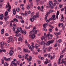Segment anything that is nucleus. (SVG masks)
I'll return each instance as SVG.
<instances>
[{
	"instance_id": "e433bc0d",
	"label": "nucleus",
	"mask_w": 66,
	"mask_h": 66,
	"mask_svg": "<svg viewBox=\"0 0 66 66\" xmlns=\"http://www.w3.org/2000/svg\"><path fill=\"white\" fill-rule=\"evenodd\" d=\"M5 16H6L7 15H8V12L6 11L5 12Z\"/></svg>"
},
{
	"instance_id": "58836bf2",
	"label": "nucleus",
	"mask_w": 66,
	"mask_h": 66,
	"mask_svg": "<svg viewBox=\"0 0 66 66\" xmlns=\"http://www.w3.org/2000/svg\"><path fill=\"white\" fill-rule=\"evenodd\" d=\"M34 14V12H33L31 14V16L32 17V16H33Z\"/></svg>"
},
{
	"instance_id": "4468645a",
	"label": "nucleus",
	"mask_w": 66,
	"mask_h": 66,
	"mask_svg": "<svg viewBox=\"0 0 66 66\" xmlns=\"http://www.w3.org/2000/svg\"><path fill=\"white\" fill-rule=\"evenodd\" d=\"M40 44V45H45L46 44V43L44 41H42L41 42Z\"/></svg>"
},
{
	"instance_id": "5fc2aeb1",
	"label": "nucleus",
	"mask_w": 66,
	"mask_h": 66,
	"mask_svg": "<svg viewBox=\"0 0 66 66\" xmlns=\"http://www.w3.org/2000/svg\"><path fill=\"white\" fill-rule=\"evenodd\" d=\"M49 61H45V64H48V63H49Z\"/></svg>"
},
{
	"instance_id": "e2e57ef3",
	"label": "nucleus",
	"mask_w": 66,
	"mask_h": 66,
	"mask_svg": "<svg viewBox=\"0 0 66 66\" xmlns=\"http://www.w3.org/2000/svg\"><path fill=\"white\" fill-rule=\"evenodd\" d=\"M18 50H21V48L20 47H19L18 48Z\"/></svg>"
},
{
	"instance_id": "4d7b16f0",
	"label": "nucleus",
	"mask_w": 66,
	"mask_h": 66,
	"mask_svg": "<svg viewBox=\"0 0 66 66\" xmlns=\"http://www.w3.org/2000/svg\"><path fill=\"white\" fill-rule=\"evenodd\" d=\"M43 27L44 28H46V24H44L43 25Z\"/></svg>"
},
{
	"instance_id": "b1692460",
	"label": "nucleus",
	"mask_w": 66,
	"mask_h": 66,
	"mask_svg": "<svg viewBox=\"0 0 66 66\" xmlns=\"http://www.w3.org/2000/svg\"><path fill=\"white\" fill-rule=\"evenodd\" d=\"M4 32V29H2L1 31V34H3Z\"/></svg>"
},
{
	"instance_id": "2f4dec72",
	"label": "nucleus",
	"mask_w": 66,
	"mask_h": 66,
	"mask_svg": "<svg viewBox=\"0 0 66 66\" xmlns=\"http://www.w3.org/2000/svg\"><path fill=\"white\" fill-rule=\"evenodd\" d=\"M48 51H50L51 49H52V47L51 46H50L48 48Z\"/></svg>"
},
{
	"instance_id": "a18cd8bd",
	"label": "nucleus",
	"mask_w": 66,
	"mask_h": 66,
	"mask_svg": "<svg viewBox=\"0 0 66 66\" xmlns=\"http://www.w3.org/2000/svg\"><path fill=\"white\" fill-rule=\"evenodd\" d=\"M39 14L38 13L36 14V16L37 17V18L38 17H39Z\"/></svg>"
},
{
	"instance_id": "a878e982",
	"label": "nucleus",
	"mask_w": 66,
	"mask_h": 66,
	"mask_svg": "<svg viewBox=\"0 0 66 66\" xmlns=\"http://www.w3.org/2000/svg\"><path fill=\"white\" fill-rule=\"evenodd\" d=\"M13 20L14 21H16V22H18V20L16 18H14L13 19Z\"/></svg>"
},
{
	"instance_id": "9b49d317",
	"label": "nucleus",
	"mask_w": 66,
	"mask_h": 66,
	"mask_svg": "<svg viewBox=\"0 0 66 66\" xmlns=\"http://www.w3.org/2000/svg\"><path fill=\"white\" fill-rule=\"evenodd\" d=\"M52 17V18L53 20H55L56 19V18H55V15H53Z\"/></svg>"
},
{
	"instance_id": "0eeeda50",
	"label": "nucleus",
	"mask_w": 66,
	"mask_h": 66,
	"mask_svg": "<svg viewBox=\"0 0 66 66\" xmlns=\"http://www.w3.org/2000/svg\"><path fill=\"white\" fill-rule=\"evenodd\" d=\"M23 51L24 52H27V53H30V51L28 50V49H24Z\"/></svg>"
},
{
	"instance_id": "a19ab883",
	"label": "nucleus",
	"mask_w": 66,
	"mask_h": 66,
	"mask_svg": "<svg viewBox=\"0 0 66 66\" xmlns=\"http://www.w3.org/2000/svg\"><path fill=\"white\" fill-rule=\"evenodd\" d=\"M62 42V40L61 39H60L58 41V42H59V43H61Z\"/></svg>"
},
{
	"instance_id": "473e14b6",
	"label": "nucleus",
	"mask_w": 66,
	"mask_h": 66,
	"mask_svg": "<svg viewBox=\"0 0 66 66\" xmlns=\"http://www.w3.org/2000/svg\"><path fill=\"white\" fill-rule=\"evenodd\" d=\"M3 42H1V47H3L4 44H3Z\"/></svg>"
},
{
	"instance_id": "680f3d73",
	"label": "nucleus",
	"mask_w": 66,
	"mask_h": 66,
	"mask_svg": "<svg viewBox=\"0 0 66 66\" xmlns=\"http://www.w3.org/2000/svg\"><path fill=\"white\" fill-rule=\"evenodd\" d=\"M48 55V54H46L44 55V56L45 57H46V56H47Z\"/></svg>"
},
{
	"instance_id": "c756f323",
	"label": "nucleus",
	"mask_w": 66,
	"mask_h": 66,
	"mask_svg": "<svg viewBox=\"0 0 66 66\" xmlns=\"http://www.w3.org/2000/svg\"><path fill=\"white\" fill-rule=\"evenodd\" d=\"M61 16L62 18L61 19V21H63V20H64V17H63V15Z\"/></svg>"
},
{
	"instance_id": "052dcab7",
	"label": "nucleus",
	"mask_w": 66,
	"mask_h": 66,
	"mask_svg": "<svg viewBox=\"0 0 66 66\" xmlns=\"http://www.w3.org/2000/svg\"><path fill=\"white\" fill-rule=\"evenodd\" d=\"M28 14H31V11H28Z\"/></svg>"
},
{
	"instance_id": "7c9ffc66",
	"label": "nucleus",
	"mask_w": 66,
	"mask_h": 66,
	"mask_svg": "<svg viewBox=\"0 0 66 66\" xmlns=\"http://www.w3.org/2000/svg\"><path fill=\"white\" fill-rule=\"evenodd\" d=\"M27 8L28 10H29L30 9V6L28 5L27 7Z\"/></svg>"
},
{
	"instance_id": "393cba45",
	"label": "nucleus",
	"mask_w": 66,
	"mask_h": 66,
	"mask_svg": "<svg viewBox=\"0 0 66 66\" xmlns=\"http://www.w3.org/2000/svg\"><path fill=\"white\" fill-rule=\"evenodd\" d=\"M16 13V11L15 10H13V14L14 15H15Z\"/></svg>"
},
{
	"instance_id": "13d9d810",
	"label": "nucleus",
	"mask_w": 66,
	"mask_h": 66,
	"mask_svg": "<svg viewBox=\"0 0 66 66\" xmlns=\"http://www.w3.org/2000/svg\"><path fill=\"white\" fill-rule=\"evenodd\" d=\"M27 46L28 47H29V49H30V47H31V46H30V44H28L27 45Z\"/></svg>"
},
{
	"instance_id": "37998d69",
	"label": "nucleus",
	"mask_w": 66,
	"mask_h": 66,
	"mask_svg": "<svg viewBox=\"0 0 66 66\" xmlns=\"http://www.w3.org/2000/svg\"><path fill=\"white\" fill-rule=\"evenodd\" d=\"M49 12L51 13H52L53 12V11L52 10H49Z\"/></svg>"
},
{
	"instance_id": "79ce46f5",
	"label": "nucleus",
	"mask_w": 66,
	"mask_h": 66,
	"mask_svg": "<svg viewBox=\"0 0 66 66\" xmlns=\"http://www.w3.org/2000/svg\"><path fill=\"white\" fill-rule=\"evenodd\" d=\"M53 59H54L55 57V53H53Z\"/></svg>"
},
{
	"instance_id": "bb28decb",
	"label": "nucleus",
	"mask_w": 66,
	"mask_h": 66,
	"mask_svg": "<svg viewBox=\"0 0 66 66\" xmlns=\"http://www.w3.org/2000/svg\"><path fill=\"white\" fill-rule=\"evenodd\" d=\"M30 27H31V25L29 26L28 27L27 26H25V28L27 29H30Z\"/></svg>"
},
{
	"instance_id": "6ab92c4d",
	"label": "nucleus",
	"mask_w": 66,
	"mask_h": 66,
	"mask_svg": "<svg viewBox=\"0 0 66 66\" xmlns=\"http://www.w3.org/2000/svg\"><path fill=\"white\" fill-rule=\"evenodd\" d=\"M31 51H33V49H34V46L33 45H31L30 47Z\"/></svg>"
},
{
	"instance_id": "a211bd4d",
	"label": "nucleus",
	"mask_w": 66,
	"mask_h": 66,
	"mask_svg": "<svg viewBox=\"0 0 66 66\" xmlns=\"http://www.w3.org/2000/svg\"><path fill=\"white\" fill-rule=\"evenodd\" d=\"M43 51L44 52H46V47L45 46H43Z\"/></svg>"
},
{
	"instance_id": "f8f14e48",
	"label": "nucleus",
	"mask_w": 66,
	"mask_h": 66,
	"mask_svg": "<svg viewBox=\"0 0 66 66\" xmlns=\"http://www.w3.org/2000/svg\"><path fill=\"white\" fill-rule=\"evenodd\" d=\"M29 56V55L27 54H25V59H28V57Z\"/></svg>"
},
{
	"instance_id": "4be33fe9",
	"label": "nucleus",
	"mask_w": 66,
	"mask_h": 66,
	"mask_svg": "<svg viewBox=\"0 0 66 66\" xmlns=\"http://www.w3.org/2000/svg\"><path fill=\"white\" fill-rule=\"evenodd\" d=\"M15 64V62L14 61H12L11 62V64H10V66H13L14 64Z\"/></svg>"
},
{
	"instance_id": "1a4fd4ad",
	"label": "nucleus",
	"mask_w": 66,
	"mask_h": 66,
	"mask_svg": "<svg viewBox=\"0 0 66 66\" xmlns=\"http://www.w3.org/2000/svg\"><path fill=\"white\" fill-rule=\"evenodd\" d=\"M64 26V24L63 23H59L58 25V26L59 27H60V26L63 27Z\"/></svg>"
},
{
	"instance_id": "3c124183",
	"label": "nucleus",
	"mask_w": 66,
	"mask_h": 66,
	"mask_svg": "<svg viewBox=\"0 0 66 66\" xmlns=\"http://www.w3.org/2000/svg\"><path fill=\"white\" fill-rule=\"evenodd\" d=\"M2 64H4V60L2 59Z\"/></svg>"
},
{
	"instance_id": "423d86ee",
	"label": "nucleus",
	"mask_w": 66,
	"mask_h": 66,
	"mask_svg": "<svg viewBox=\"0 0 66 66\" xmlns=\"http://www.w3.org/2000/svg\"><path fill=\"white\" fill-rule=\"evenodd\" d=\"M13 53H14V51L11 50H10V52H9V54L11 56H12Z\"/></svg>"
},
{
	"instance_id": "bf43d9fd",
	"label": "nucleus",
	"mask_w": 66,
	"mask_h": 66,
	"mask_svg": "<svg viewBox=\"0 0 66 66\" xmlns=\"http://www.w3.org/2000/svg\"><path fill=\"white\" fill-rule=\"evenodd\" d=\"M40 10L42 12H44V9H40Z\"/></svg>"
},
{
	"instance_id": "09e8293b",
	"label": "nucleus",
	"mask_w": 66,
	"mask_h": 66,
	"mask_svg": "<svg viewBox=\"0 0 66 66\" xmlns=\"http://www.w3.org/2000/svg\"><path fill=\"white\" fill-rule=\"evenodd\" d=\"M49 32H52V29H49Z\"/></svg>"
},
{
	"instance_id": "4c0bfd02",
	"label": "nucleus",
	"mask_w": 66,
	"mask_h": 66,
	"mask_svg": "<svg viewBox=\"0 0 66 66\" xmlns=\"http://www.w3.org/2000/svg\"><path fill=\"white\" fill-rule=\"evenodd\" d=\"M19 11H20V9H19V8H16V11H17L18 12Z\"/></svg>"
},
{
	"instance_id": "603ef678",
	"label": "nucleus",
	"mask_w": 66,
	"mask_h": 66,
	"mask_svg": "<svg viewBox=\"0 0 66 66\" xmlns=\"http://www.w3.org/2000/svg\"><path fill=\"white\" fill-rule=\"evenodd\" d=\"M4 19L5 20V21H7V19L6 17H5L4 18Z\"/></svg>"
},
{
	"instance_id": "9d476101",
	"label": "nucleus",
	"mask_w": 66,
	"mask_h": 66,
	"mask_svg": "<svg viewBox=\"0 0 66 66\" xmlns=\"http://www.w3.org/2000/svg\"><path fill=\"white\" fill-rule=\"evenodd\" d=\"M39 47V45L37 44H35V46H34L35 48H36V49H37V48Z\"/></svg>"
},
{
	"instance_id": "dca6fc26",
	"label": "nucleus",
	"mask_w": 66,
	"mask_h": 66,
	"mask_svg": "<svg viewBox=\"0 0 66 66\" xmlns=\"http://www.w3.org/2000/svg\"><path fill=\"white\" fill-rule=\"evenodd\" d=\"M4 60H5V61H10V58H7V59H6V57H4Z\"/></svg>"
},
{
	"instance_id": "aec40b11",
	"label": "nucleus",
	"mask_w": 66,
	"mask_h": 66,
	"mask_svg": "<svg viewBox=\"0 0 66 66\" xmlns=\"http://www.w3.org/2000/svg\"><path fill=\"white\" fill-rule=\"evenodd\" d=\"M23 39L21 38V37H19L18 38V40L19 41H21V42H22Z\"/></svg>"
},
{
	"instance_id": "5701e85b",
	"label": "nucleus",
	"mask_w": 66,
	"mask_h": 66,
	"mask_svg": "<svg viewBox=\"0 0 66 66\" xmlns=\"http://www.w3.org/2000/svg\"><path fill=\"white\" fill-rule=\"evenodd\" d=\"M61 58H59L58 62V64H61Z\"/></svg>"
},
{
	"instance_id": "69168bd1",
	"label": "nucleus",
	"mask_w": 66,
	"mask_h": 66,
	"mask_svg": "<svg viewBox=\"0 0 66 66\" xmlns=\"http://www.w3.org/2000/svg\"><path fill=\"white\" fill-rule=\"evenodd\" d=\"M16 24H13V25H12V27H16Z\"/></svg>"
},
{
	"instance_id": "0e129e2a",
	"label": "nucleus",
	"mask_w": 66,
	"mask_h": 66,
	"mask_svg": "<svg viewBox=\"0 0 66 66\" xmlns=\"http://www.w3.org/2000/svg\"><path fill=\"white\" fill-rule=\"evenodd\" d=\"M18 56L19 57V58H20V59H21L22 57L20 55H19Z\"/></svg>"
},
{
	"instance_id": "7ed1b4c3",
	"label": "nucleus",
	"mask_w": 66,
	"mask_h": 66,
	"mask_svg": "<svg viewBox=\"0 0 66 66\" xmlns=\"http://www.w3.org/2000/svg\"><path fill=\"white\" fill-rule=\"evenodd\" d=\"M8 7H9V8L8 9L7 11L9 12H10L11 11V6L10 5L9 3H7V5L6 6V8H8Z\"/></svg>"
},
{
	"instance_id": "f03ea898",
	"label": "nucleus",
	"mask_w": 66,
	"mask_h": 66,
	"mask_svg": "<svg viewBox=\"0 0 66 66\" xmlns=\"http://www.w3.org/2000/svg\"><path fill=\"white\" fill-rule=\"evenodd\" d=\"M49 5L51 9H53V3L51 1H50L49 2Z\"/></svg>"
},
{
	"instance_id": "412c9836",
	"label": "nucleus",
	"mask_w": 66,
	"mask_h": 66,
	"mask_svg": "<svg viewBox=\"0 0 66 66\" xmlns=\"http://www.w3.org/2000/svg\"><path fill=\"white\" fill-rule=\"evenodd\" d=\"M59 11H57L56 13V19H58V15H59Z\"/></svg>"
},
{
	"instance_id": "ea45409f",
	"label": "nucleus",
	"mask_w": 66,
	"mask_h": 66,
	"mask_svg": "<svg viewBox=\"0 0 66 66\" xmlns=\"http://www.w3.org/2000/svg\"><path fill=\"white\" fill-rule=\"evenodd\" d=\"M4 45L6 46H9V44L7 43H5Z\"/></svg>"
},
{
	"instance_id": "774afa93",
	"label": "nucleus",
	"mask_w": 66,
	"mask_h": 66,
	"mask_svg": "<svg viewBox=\"0 0 66 66\" xmlns=\"http://www.w3.org/2000/svg\"><path fill=\"white\" fill-rule=\"evenodd\" d=\"M59 6L60 8H62V5L61 4H60Z\"/></svg>"
},
{
	"instance_id": "de8ad7c7",
	"label": "nucleus",
	"mask_w": 66,
	"mask_h": 66,
	"mask_svg": "<svg viewBox=\"0 0 66 66\" xmlns=\"http://www.w3.org/2000/svg\"><path fill=\"white\" fill-rule=\"evenodd\" d=\"M26 60H27L28 62H30V61H31V60H30V59L29 58H27V59Z\"/></svg>"
},
{
	"instance_id": "c03bdc74",
	"label": "nucleus",
	"mask_w": 66,
	"mask_h": 66,
	"mask_svg": "<svg viewBox=\"0 0 66 66\" xmlns=\"http://www.w3.org/2000/svg\"><path fill=\"white\" fill-rule=\"evenodd\" d=\"M37 31L36 30H35V33H34V34H37Z\"/></svg>"
},
{
	"instance_id": "f3484780",
	"label": "nucleus",
	"mask_w": 66,
	"mask_h": 66,
	"mask_svg": "<svg viewBox=\"0 0 66 66\" xmlns=\"http://www.w3.org/2000/svg\"><path fill=\"white\" fill-rule=\"evenodd\" d=\"M0 19L1 20H2L3 19V15L1 14L0 15Z\"/></svg>"
},
{
	"instance_id": "49530a36",
	"label": "nucleus",
	"mask_w": 66,
	"mask_h": 66,
	"mask_svg": "<svg viewBox=\"0 0 66 66\" xmlns=\"http://www.w3.org/2000/svg\"><path fill=\"white\" fill-rule=\"evenodd\" d=\"M40 3L41 4H44V2L43 1H42L40 2Z\"/></svg>"
},
{
	"instance_id": "f257e3e1",
	"label": "nucleus",
	"mask_w": 66,
	"mask_h": 66,
	"mask_svg": "<svg viewBox=\"0 0 66 66\" xmlns=\"http://www.w3.org/2000/svg\"><path fill=\"white\" fill-rule=\"evenodd\" d=\"M54 42V40L53 39L51 40L48 41L46 43V45H47V46H50V44H53Z\"/></svg>"
},
{
	"instance_id": "f704fd0d",
	"label": "nucleus",
	"mask_w": 66,
	"mask_h": 66,
	"mask_svg": "<svg viewBox=\"0 0 66 66\" xmlns=\"http://www.w3.org/2000/svg\"><path fill=\"white\" fill-rule=\"evenodd\" d=\"M20 22L22 23H24V21L23 19H21V20Z\"/></svg>"
},
{
	"instance_id": "6e6552de",
	"label": "nucleus",
	"mask_w": 66,
	"mask_h": 66,
	"mask_svg": "<svg viewBox=\"0 0 66 66\" xmlns=\"http://www.w3.org/2000/svg\"><path fill=\"white\" fill-rule=\"evenodd\" d=\"M29 37H31L32 39H34V38H35V35H29Z\"/></svg>"
},
{
	"instance_id": "8fccbe9b",
	"label": "nucleus",
	"mask_w": 66,
	"mask_h": 66,
	"mask_svg": "<svg viewBox=\"0 0 66 66\" xmlns=\"http://www.w3.org/2000/svg\"><path fill=\"white\" fill-rule=\"evenodd\" d=\"M37 51H38V52H39L40 51V49L39 48H37Z\"/></svg>"
},
{
	"instance_id": "6e6d98bb",
	"label": "nucleus",
	"mask_w": 66,
	"mask_h": 66,
	"mask_svg": "<svg viewBox=\"0 0 66 66\" xmlns=\"http://www.w3.org/2000/svg\"><path fill=\"white\" fill-rule=\"evenodd\" d=\"M20 14L21 15H22V16H24V13H20Z\"/></svg>"
},
{
	"instance_id": "c9c22d12",
	"label": "nucleus",
	"mask_w": 66,
	"mask_h": 66,
	"mask_svg": "<svg viewBox=\"0 0 66 66\" xmlns=\"http://www.w3.org/2000/svg\"><path fill=\"white\" fill-rule=\"evenodd\" d=\"M64 59H63L62 60H61V64L62 63V64H63L64 63Z\"/></svg>"
},
{
	"instance_id": "cd10ccee",
	"label": "nucleus",
	"mask_w": 66,
	"mask_h": 66,
	"mask_svg": "<svg viewBox=\"0 0 66 66\" xmlns=\"http://www.w3.org/2000/svg\"><path fill=\"white\" fill-rule=\"evenodd\" d=\"M66 51V48H65L64 50H62V53H64Z\"/></svg>"
},
{
	"instance_id": "20e7f679",
	"label": "nucleus",
	"mask_w": 66,
	"mask_h": 66,
	"mask_svg": "<svg viewBox=\"0 0 66 66\" xmlns=\"http://www.w3.org/2000/svg\"><path fill=\"white\" fill-rule=\"evenodd\" d=\"M54 34H55V35H56V36H57L56 38L57 39L59 37V36L58 35H60V34H61V32H54Z\"/></svg>"
},
{
	"instance_id": "39448f33",
	"label": "nucleus",
	"mask_w": 66,
	"mask_h": 66,
	"mask_svg": "<svg viewBox=\"0 0 66 66\" xmlns=\"http://www.w3.org/2000/svg\"><path fill=\"white\" fill-rule=\"evenodd\" d=\"M8 39H9V40H8L7 41V42L8 43H10V42H12L13 43L14 42L13 39H12V36H11L10 37H9Z\"/></svg>"
},
{
	"instance_id": "c85d7f7f",
	"label": "nucleus",
	"mask_w": 66,
	"mask_h": 66,
	"mask_svg": "<svg viewBox=\"0 0 66 66\" xmlns=\"http://www.w3.org/2000/svg\"><path fill=\"white\" fill-rule=\"evenodd\" d=\"M30 20L31 22H33V21H34V19L33 18H31L30 19Z\"/></svg>"
},
{
	"instance_id": "72a5a7b5",
	"label": "nucleus",
	"mask_w": 66,
	"mask_h": 66,
	"mask_svg": "<svg viewBox=\"0 0 66 66\" xmlns=\"http://www.w3.org/2000/svg\"><path fill=\"white\" fill-rule=\"evenodd\" d=\"M4 66H8V64L6 62H5L4 64Z\"/></svg>"
},
{
	"instance_id": "2eb2a0df",
	"label": "nucleus",
	"mask_w": 66,
	"mask_h": 66,
	"mask_svg": "<svg viewBox=\"0 0 66 66\" xmlns=\"http://www.w3.org/2000/svg\"><path fill=\"white\" fill-rule=\"evenodd\" d=\"M44 39L45 40L46 39V36H42L41 38L42 40H43Z\"/></svg>"
},
{
	"instance_id": "338daca9",
	"label": "nucleus",
	"mask_w": 66,
	"mask_h": 66,
	"mask_svg": "<svg viewBox=\"0 0 66 66\" xmlns=\"http://www.w3.org/2000/svg\"><path fill=\"white\" fill-rule=\"evenodd\" d=\"M38 63L39 64H41V61L40 60L38 61Z\"/></svg>"
},
{
	"instance_id": "ddd939ff",
	"label": "nucleus",
	"mask_w": 66,
	"mask_h": 66,
	"mask_svg": "<svg viewBox=\"0 0 66 66\" xmlns=\"http://www.w3.org/2000/svg\"><path fill=\"white\" fill-rule=\"evenodd\" d=\"M17 29L19 32H21V31H22V28L21 27H20V28L18 27L17 28Z\"/></svg>"
},
{
	"instance_id": "864d4df0",
	"label": "nucleus",
	"mask_w": 66,
	"mask_h": 66,
	"mask_svg": "<svg viewBox=\"0 0 66 66\" xmlns=\"http://www.w3.org/2000/svg\"><path fill=\"white\" fill-rule=\"evenodd\" d=\"M50 32H49V34L47 35H46V37H49V36H50Z\"/></svg>"
}]
</instances>
